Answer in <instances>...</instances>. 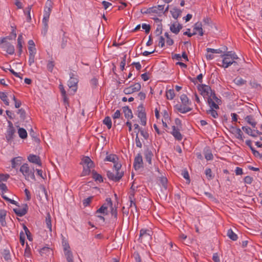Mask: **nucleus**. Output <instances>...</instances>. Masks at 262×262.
Wrapping results in <instances>:
<instances>
[{"label": "nucleus", "instance_id": "f257e3e1", "mask_svg": "<svg viewBox=\"0 0 262 262\" xmlns=\"http://www.w3.org/2000/svg\"><path fill=\"white\" fill-rule=\"evenodd\" d=\"M223 58L222 67L226 69L231 65L235 63V60L238 59L237 55L233 52L228 51L221 55Z\"/></svg>", "mask_w": 262, "mask_h": 262}, {"label": "nucleus", "instance_id": "f03ea898", "mask_svg": "<svg viewBox=\"0 0 262 262\" xmlns=\"http://www.w3.org/2000/svg\"><path fill=\"white\" fill-rule=\"evenodd\" d=\"M121 164L120 163L114 165V169L113 171H108L107 172V176L110 180L117 182L119 181L123 176V171L121 170Z\"/></svg>", "mask_w": 262, "mask_h": 262}, {"label": "nucleus", "instance_id": "7ed1b4c3", "mask_svg": "<svg viewBox=\"0 0 262 262\" xmlns=\"http://www.w3.org/2000/svg\"><path fill=\"white\" fill-rule=\"evenodd\" d=\"M52 8V2L51 1L48 0L43 11V17L42 19V24L43 25L44 33L45 34L48 30V22L50 17V13Z\"/></svg>", "mask_w": 262, "mask_h": 262}, {"label": "nucleus", "instance_id": "20e7f679", "mask_svg": "<svg viewBox=\"0 0 262 262\" xmlns=\"http://www.w3.org/2000/svg\"><path fill=\"white\" fill-rule=\"evenodd\" d=\"M19 170L26 180H35L34 170L33 168H30L28 164H23L20 166Z\"/></svg>", "mask_w": 262, "mask_h": 262}, {"label": "nucleus", "instance_id": "39448f33", "mask_svg": "<svg viewBox=\"0 0 262 262\" xmlns=\"http://www.w3.org/2000/svg\"><path fill=\"white\" fill-rule=\"evenodd\" d=\"M148 137L149 134L146 130H140V132H138L135 139L136 146L142 148L143 144H145Z\"/></svg>", "mask_w": 262, "mask_h": 262}, {"label": "nucleus", "instance_id": "423d86ee", "mask_svg": "<svg viewBox=\"0 0 262 262\" xmlns=\"http://www.w3.org/2000/svg\"><path fill=\"white\" fill-rule=\"evenodd\" d=\"M81 164L83 165V169L82 176L89 175L91 170L94 167V163L89 157H84L82 158Z\"/></svg>", "mask_w": 262, "mask_h": 262}, {"label": "nucleus", "instance_id": "0eeeda50", "mask_svg": "<svg viewBox=\"0 0 262 262\" xmlns=\"http://www.w3.org/2000/svg\"><path fill=\"white\" fill-rule=\"evenodd\" d=\"M7 39L11 38L9 37L0 38V47L9 54L12 55L14 53V47L7 41Z\"/></svg>", "mask_w": 262, "mask_h": 262}, {"label": "nucleus", "instance_id": "6e6552de", "mask_svg": "<svg viewBox=\"0 0 262 262\" xmlns=\"http://www.w3.org/2000/svg\"><path fill=\"white\" fill-rule=\"evenodd\" d=\"M151 233L149 229H142L140 231L139 241L141 243H148L151 239Z\"/></svg>", "mask_w": 262, "mask_h": 262}, {"label": "nucleus", "instance_id": "1a4fd4ad", "mask_svg": "<svg viewBox=\"0 0 262 262\" xmlns=\"http://www.w3.org/2000/svg\"><path fill=\"white\" fill-rule=\"evenodd\" d=\"M220 102V99L216 97L215 93L212 94L211 95L208 97V103L211 108L219 109V105Z\"/></svg>", "mask_w": 262, "mask_h": 262}, {"label": "nucleus", "instance_id": "9d476101", "mask_svg": "<svg viewBox=\"0 0 262 262\" xmlns=\"http://www.w3.org/2000/svg\"><path fill=\"white\" fill-rule=\"evenodd\" d=\"M198 89L200 92L201 95L204 97H209L212 94L214 93V92H212L209 86L205 84L198 85Z\"/></svg>", "mask_w": 262, "mask_h": 262}, {"label": "nucleus", "instance_id": "9b49d317", "mask_svg": "<svg viewBox=\"0 0 262 262\" xmlns=\"http://www.w3.org/2000/svg\"><path fill=\"white\" fill-rule=\"evenodd\" d=\"M78 82V79L76 76L74 75V74H71L70 78L68 81V85L69 88L71 90V91H73V92L71 93L72 94H73L76 92Z\"/></svg>", "mask_w": 262, "mask_h": 262}, {"label": "nucleus", "instance_id": "f8f14e48", "mask_svg": "<svg viewBox=\"0 0 262 262\" xmlns=\"http://www.w3.org/2000/svg\"><path fill=\"white\" fill-rule=\"evenodd\" d=\"M146 13H154L160 16L164 14V5H158L149 8L147 9Z\"/></svg>", "mask_w": 262, "mask_h": 262}, {"label": "nucleus", "instance_id": "ddd939ff", "mask_svg": "<svg viewBox=\"0 0 262 262\" xmlns=\"http://www.w3.org/2000/svg\"><path fill=\"white\" fill-rule=\"evenodd\" d=\"M108 207L112 208V201L111 198H107L106 199V203L97 210L96 214L102 213L103 215L106 214Z\"/></svg>", "mask_w": 262, "mask_h": 262}, {"label": "nucleus", "instance_id": "4468645a", "mask_svg": "<svg viewBox=\"0 0 262 262\" xmlns=\"http://www.w3.org/2000/svg\"><path fill=\"white\" fill-rule=\"evenodd\" d=\"M137 116L140 120V124L143 126L146 125L147 118L144 110L142 106H139L137 110Z\"/></svg>", "mask_w": 262, "mask_h": 262}, {"label": "nucleus", "instance_id": "2eb2a0df", "mask_svg": "<svg viewBox=\"0 0 262 262\" xmlns=\"http://www.w3.org/2000/svg\"><path fill=\"white\" fill-rule=\"evenodd\" d=\"M141 89V84L139 83H136L133 85L125 88L123 90L124 94L126 95L131 94L134 92H138Z\"/></svg>", "mask_w": 262, "mask_h": 262}, {"label": "nucleus", "instance_id": "dca6fc26", "mask_svg": "<svg viewBox=\"0 0 262 262\" xmlns=\"http://www.w3.org/2000/svg\"><path fill=\"white\" fill-rule=\"evenodd\" d=\"M143 165L142 157L140 154H138L135 158L134 167L136 170L142 168Z\"/></svg>", "mask_w": 262, "mask_h": 262}, {"label": "nucleus", "instance_id": "f3484780", "mask_svg": "<svg viewBox=\"0 0 262 262\" xmlns=\"http://www.w3.org/2000/svg\"><path fill=\"white\" fill-rule=\"evenodd\" d=\"M242 129L246 134L253 137H256L258 135L261 134V133L258 131L257 129L252 130L250 127L248 126H243Z\"/></svg>", "mask_w": 262, "mask_h": 262}, {"label": "nucleus", "instance_id": "a211bd4d", "mask_svg": "<svg viewBox=\"0 0 262 262\" xmlns=\"http://www.w3.org/2000/svg\"><path fill=\"white\" fill-rule=\"evenodd\" d=\"M15 130L13 125L10 123L8 126L6 134V139L8 141L11 140L13 138Z\"/></svg>", "mask_w": 262, "mask_h": 262}, {"label": "nucleus", "instance_id": "6ab92c4d", "mask_svg": "<svg viewBox=\"0 0 262 262\" xmlns=\"http://www.w3.org/2000/svg\"><path fill=\"white\" fill-rule=\"evenodd\" d=\"M59 89L60 91L62 98L64 103V105L67 107V105H69V98L68 97L66 90L64 89L63 85L62 84H60L59 85Z\"/></svg>", "mask_w": 262, "mask_h": 262}, {"label": "nucleus", "instance_id": "aec40b11", "mask_svg": "<svg viewBox=\"0 0 262 262\" xmlns=\"http://www.w3.org/2000/svg\"><path fill=\"white\" fill-rule=\"evenodd\" d=\"M182 28V25L177 21L173 23L170 26V31L176 34H178Z\"/></svg>", "mask_w": 262, "mask_h": 262}, {"label": "nucleus", "instance_id": "412c9836", "mask_svg": "<svg viewBox=\"0 0 262 262\" xmlns=\"http://www.w3.org/2000/svg\"><path fill=\"white\" fill-rule=\"evenodd\" d=\"M175 107L178 112L183 114L190 112L192 110L190 106L183 104H177Z\"/></svg>", "mask_w": 262, "mask_h": 262}, {"label": "nucleus", "instance_id": "4be33fe9", "mask_svg": "<svg viewBox=\"0 0 262 262\" xmlns=\"http://www.w3.org/2000/svg\"><path fill=\"white\" fill-rule=\"evenodd\" d=\"M27 205H25L23 208L17 207L13 209L14 212L18 216H22L27 212Z\"/></svg>", "mask_w": 262, "mask_h": 262}, {"label": "nucleus", "instance_id": "5701e85b", "mask_svg": "<svg viewBox=\"0 0 262 262\" xmlns=\"http://www.w3.org/2000/svg\"><path fill=\"white\" fill-rule=\"evenodd\" d=\"M193 32H197V34H199L200 36H203L204 34L202 24L201 22L196 23L193 26Z\"/></svg>", "mask_w": 262, "mask_h": 262}, {"label": "nucleus", "instance_id": "b1692460", "mask_svg": "<svg viewBox=\"0 0 262 262\" xmlns=\"http://www.w3.org/2000/svg\"><path fill=\"white\" fill-rule=\"evenodd\" d=\"M28 160L33 163L37 164L39 166L41 165V162L40 158L38 156L34 155H30L28 157Z\"/></svg>", "mask_w": 262, "mask_h": 262}, {"label": "nucleus", "instance_id": "393cba45", "mask_svg": "<svg viewBox=\"0 0 262 262\" xmlns=\"http://www.w3.org/2000/svg\"><path fill=\"white\" fill-rule=\"evenodd\" d=\"M171 134L177 140L180 141L182 139V136L180 133L179 129L177 128L175 126H172V131Z\"/></svg>", "mask_w": 262, "mask_h": 262}, {"label": "nucleus", "instance_id": "a878e982", "mask_svg": "<svg viewBox=\"0 0 262 262\" xmlns=\"http://www.w3.org/2000/svg\"><path fill=\"white\" fill-rule=\"evenodd\" d=\"M123 112L124 114L125 117L129 120L133 118V114L132 110L128 106H124L123 107Z\"/></svg>", "mask_w": 262, "mask_h": 262}, {"label": "nucleus", "instance_id": "bb28decb", "mask_svg": "<svg viewBox=\"0 0 262 262\" xmlns=\"http://www.w3.org/2000/svg\"><path fill=\"white\" fill-rule=\"evenodd\" d=\"M233 82L238 86H242L247 83V81L239 76L235 78Z\"/></svg>", "mask_w": 262, "mask_h": 262}, {"label": "nucleus", "instance_id": "cd10ccee", "mask_svg": "<svg viewBox=\"0 0 262 262\" xmlns=\"http://www.w3.org/2000/svg\"><path fill=\"white\" fill-rule=\"evenodd\" d=\"M45 224L46 225L47 228L49 229V231L51 232L52 231L51 216L49 213H48L47 214L45 220Z\"/></svg>", "mask_w": 262, "mask_h": 262}, {"label": "nucleus", "instance_id": "c85d7f7f", "mask_svg": "<svg viewBox=\"0 0 262 262\" xmlns=\"http://www.w3.org/2000/svg\"><path fill=\"white\" fill-rule=\"evenodd\" d=\"M118 160V158L116 155L110 154L106 157L104 160L106 161L112 162L114 163V165H115V164L119 163L118 162H117Z\"/></svg>", "mask_w": 262, "mask_h": 262}, {"label": "nucleus", "instance_id": "c756f323", "mask_svg": "<svg viewBox=\"0 0 262 262\" xmlns=\"http://www.w3.org/2000/svg\"><path fill=\"white\" fill-rule=\"evenodd\" d=\"M21 160L22 158L21 157H17L13 158L11 161L12 167L13 168H16L18 165L20 164Z\"/></svg>", "mask_w": 262, "mask_h": 262}, {"label": "nucleus", "instance_id": "7c9ffc66", "mask_svg": "<svg viewBox=\"0 0 262 262\" xmlns=\"http://www.w3.org/2000/svg\"><path fill=\"white\" fill-rule=\"evenodd\" d=\"M180 100L183 105L189 106L191 104L189 98L185 94H182L181 95Z\"/></svg>", "mask_w": 262, "mask_h": 262}, {"label": "nucleus", "instance_id": "2f4dec72", "mask_svg": "<svg viewBox=\"0 0 262 262\" xmlns=\"http://www.w3.org/2000/svg\"><path fill=\"white\" fill-rule=\"evenodd\" d=\"M144 156H145L146 161L149 164H151V159H152V157L153 156V154H152V152L148 149H146L144 152Z\"/></svg>", "mask_w": 262, "mask_h": 262}, {"label": "nucleus", "instance_id": "473e14b6", "mask_svg": "<svg viewBox=\"0 0 262 262\" xmlns=\"http://www.w3.org/2000/svg\"><path fill=\"white\" fill-rule=\"evenodd\" d=\"M246 122L251 125L253 128H255L256 125V122L252 116H247L245 118Z\"/></svg>", "mask_w": 262, "mask_h": 262}, {"label": "nucleus", "instance_id": "72a5a7b5", "mask_svg": "<svg viewBox=\"0 0 262 262\" xmlns=\"http://www.w3.org/2000/svg\"><path fill=\"white\" fill-rule=\"evenodd\" d=\"M227 235L230 239L234 241H236L238 238L237 234H236L231 229L228 230Z\"/></svg>", "mask_w": 262, "mask_h": 262}, {"label": "nucleus", "instance_id": "f704fd0d", "mask_svg": "<svg viewBox=\"0 0 262 262\" xmlns=\"http://www.w3.org/2000/svg\"><path fill=\"white\" fill-rule=\"evenodd\" d=\"M170 13L174 19H177L181 14V11L176 8H173L170 10Z\"/></svg>", "mask_w": 262, "mask_h": 262}, {"label": "nucleus", "instance_id": "c9c22d12", "mask_svg": "<svg viewBox=\"0 0 262 262\" xmlns=\"http://www.w3.org/2000/svg\"><path fill=\"white\" fill-rule=\"evenodd\" d=\"M6 216V211L4 209L0 210V222L2 225L4 226L5 223V217Z\"/></svg>", "mask_w": 262, "mask_h": 262}, {"label": "nucleus", "instance_id": "e433bc0d", "mask_svg": "<svg viewBox=\"0 0 262 262\" xmlns=\"http://www.w3.org/2000/svg\"><path fill=\"white\" fill-rule=\"evenodd\" d=\"M18 134L19 137L21 139H26L27 137V133L26 129L23 128H19Z\"/></svg>", "mask_w": 262, "mask_h": 262}, {"label": "nucleus", "instance_id": "4c0bfd02", "mask_svg": "<svg viewBox=\"0 0 262 262\" xmlns=\"http://www.w3.org/2000/svg\"><path fill=\"white\" fill-rule=\"evenodd\" d=\"M31 7V6H29L27 8H26L24 10V13L27 15V20L28 21H30V20H31V17L30 14Z\"/></svg>", "mask_w": 262, "mask_h": 262}, {"label": "nucleus", "instance_id": "58836bf2", "mask_svg": "<svg viewBox=\"0 0 262 262\" xmlns=\"http://www.w3.org/2000/svg\"><path fill=\"white\" fill-rule=\"evenodd\" d=\"M103 123L107 126L108 129H110L112 127V120L110 117L107 116L105 117L103 121Z\"/></svg>", "mask_w": 262, "mask_h": 262}, {"label": "nucleus", "instance_id": "ea45409f", "mask_svg": "<svg viewBox=\"0 0 262 262\" xmlns=\"http://www.w3.org/2000/svg\"><path fill=\"white\" fill-rule=\"evenodd\" d=\"M0 98L6 105H9V102L5 93L0 92Z\"/></svg>", "mask_w": 262, "mask_h": 262}, {"label": "nucleus", "instance_id": "a19ab883", "mask_svg": "<svg viewBox=\"0 0 262 262\" xmlns=\"http://www.w3.org/2000/svg\"><path fill=\"white\" fill-rule=\"evenodd\" d=\"M207 113L208 115H210L213 118H216L218 117V114L215 111V108H211L207 111Z\"/></svg>", "mask_w": 262, "mask_h": 262}, {"label": "nucleus", "instance_id": "79ce46f5", "mask_svg": "<svg viewBox=\"0 0 262 262\" xmlns=\"http://www.w3.org/2000/svg\"><path fill=\"white\" fill-rule=\"evenodd\" d=\"M175 96V93L173 89H170L166 92V97L168 99L172 100Z\"/></svg>", "mask_w": 262, "mask_h": 262}, {"label": "nucleus", "instance_id": "37998d69", "mask_svg": "<svg viewBox=\"0 0 262 262\" xmlns=\"http://www.w3.org/2000/svg\"><path fill=\"white\" fill-rule=\"evenodd\" d=\"M31 249L29 247L28 244H27L25 250L24 256L26 258H30L31 257Z\"/></svg>", "mask_w": 262, "mask_h": 262}, {"label": "nucleus", "instance_id": "c03bdc74", "mask_svg": "<svg viewBox=\"0 0 262 262\" xmlns=\"http://www.w3.org/2000/svg\"><path fill=\"white\" fill-rule=\"evenodd\" d=\"M92 174L93 178L95 181H98L99 182H103V178L100 174L97 173L95 171H93Z\"/></svg>", "mask_w": 262, "mask_h": 262}, {"label": "nucleus", "instance_id": "a18cd8bd", "mask_svg": "<svg viewBox=\"0 0 262 262\" xmlns=\"http://www.w3.org/2000/svg\"><path fill=\"white\" fill-rule=\"evenodd\" d=\"M235 136L237 139L242 140H243V133H242V130H241V129L236 128L235 129Z\"/></svg>", "mask_w": 262, "mask_h": 262}, {"label": "nucleus", "instance_id": "49530a36", "mask_svg": "<svg viewBox=\"0 0 262 262\" xmlns=\"http://www.w3.org/2000/svg\"><path fill=\"white\" fill-rule=\"evenodd\" d=\"M251 150L254 156L259 159H262V154H260L258 151L255 150L253 147H251Z\"/></svg>", "mask_w": 262, "mask_h": 262}, {"label": "nucleus", "instance_id": "de8ad7c7", "mask_svg": "<svg viewBox=\"0 0 262 262\" xmlns=\"http://www.w3.org/2000/svg\"><path fill=\"white\" fill-rule=\"evenodd\" d=\"M207 52H210L211 53H216V54H220L222 52V51L219 49H214L212 48H207L206 49Z\"/></svg>", "mask_w": 262, "mask_h": 262}, {"label": "nucleus", "instance_id": "09e8293b", "mask_svg": "<svg viewBox=\"0 0 262 262\" xmlns=\"http://www.w3.org/2000/svg\"><path fill=\"white\" fill-rule=\"evenodd\" d=\"M205 157L207 160H211L213 159V156L211 151L207 150L205 153Z\"/></svg>", "mask_w": 262, "mask_h": 262}, {"label": "nucleus", "instance_id": "8fccbe9b", "mask_svg": "<svg viewBox=\"0 0 262 262\" xmlns=\"http://www.w3.org/2000/svg\"><path fill=\"white\" fill-rule=\"evenodd\" d=\"M165 45V39L163 36H159L158 38V46L161 48L163 47Z\"/></svg>", "mask_w": 262, "mask_h": 262}, {"label": "nucleus", "instance_id": "3c124183", "mask_svg": "<svg viewBox=\"0 0 262 262\" xmlns=\"http://www.w3.org/2000/svg\"><path fill=\"white\" fill-rule=\"evenodd\" d=\"M54 67V63L53 61H49L47 64L48 70L52 72Z\"/></svg>", "mask_w": 262, "mask_h": 262}, {"label": "nucleus", "instance_id": "603ef678", "mask_svg": "<svg viewBox=\"0 0 262 262\" xmlns=\"http://www.w3.org/2000/svg\"><path fill=\"white\" fill-rule=\"evenodd\" d=\"M205 174L207 177V178L209 179V180H211L212 179L213 177L212 176V172H211V169L210 168H207L205 170Z\"/></svg>", "mask_w": 262, "mask_h": 262}, {"label": "nucleus", "instance_id": "864d4df0", "mask_svg": "<svg viewBox=\"0 0 262 262\" xmlns=\"http://www.w3.org/2000/svg\"><path fill=\"white\" fill-rule=\"evenodd\" d=\"M0 189L2 190L3 193L6 192L7 190V187L5 183H3L1 180H0Z\"/></svg>", "mask_w": 262, "mask_h": 262}, {"label": "nucleus", "instance_id": "5fc2aeb1", "mask_svg": "<svg viewBox=\"0 0 262 262\" xmlns=\"http://www.w3.org/2000/svg\"><path fill=\"white\" fill-rule=\"evenodd\" d=\"M23 35L21 34L19 35L17 38V48L23 47Z\"/></svg>", "mask_w": 262, "mask_h": 262}, {"label": "nucleus", "instance_id": "6e6d98bb", "mask_svg": "<svg viewBox=\"0 0 262 262\" xmlns=\"http://www.w3.org/2000/svg\"><path fill=\"white\" fill-rule=\"evenodd\" d=\"M163 118L162 120H169V117L167 111L164 110L162 112Z\"/></svg>", "mask_w": 262, "mask_h": 262}, {"label": "nucleus", "instance_id": "4d7b16f0", "mask_svg": "<svg viewBox=\"0 0 262 262\" xmlns=\"http://www.w3.org/2000/svg\"><path fill=\"white\" fill-rule=\"evenodd\" d=\"M24 230L25 231L26 234L27 236V238L30 241H31L32 240V238L31 236V233L29 231V229L27 228V227L25 226L24 227Z\"/></svg>", "mask_w": 262, "mask_h": 262}, {"label": "nucleus", "instance_id": "13d9d810", "mask_svg": "<svg viewBox=\"0 0 262 262\" xmlns=\"http://www.w3.org/2000/svg\"><path fill=\"white\" fill-rule=\"evenodd\" d=\"M126 56L124 55L123 58L122 60L120 62V68L121 71H123L124 69V67L125 66V63H126Z\"/></svg>", "mask_w": 262, "mask_h": 262}, {"label": "nucleus", "instance_id": "bf43d9fd", "mask_svg": "<svg viewBox=\"0 0 262 262\" xmlns=\"http://www.w3.org/2000/svg\"><path fill=\"white\" fill-rule=\"evenodd\" d=\"M29 55H35L36 53V48L34 47H28Z\"/></svg>", "mask_w": 262, "mask_h": 262}, {"label": "nucleus", "instance_id": "052dcab7", "mask_svg": "<svg viewBox=\"0 0 262 262\" xmlns=\"http://www.w3.org/2000/svg\"><path fill=\"white\" fill-rule=\"evenodd\" d=\"M160 181L161 185L166 189L167 184V179L165 177H161L160 178Z\"/></svg>", "mask_w": 262, "mask_h": 262}, {"label": "nucleus", "instance_id": "680f3d73", "mask_svg": "<svg viewBox=\"0 0 262 262\" xmlns=\"http://www.w3.org/2000/svg\"><path fill=\"white\" fill-rule=\"evenodd\" d=\"M253 178L250 176H246L244 178V182L247 184H251L253 181Z\"/></svg>", "mask_w": 262, "mask_h": 262}, {"label": "nucleus", "instance_id": "e2e57ef3", "mask_svg": "<svg viewBox=\"0 0 262 262\" xmlns=\"http://www.w3.org/2000/svg\"><path fill=\"white\" fill-rule=\"evenodd\" d=\"M190 29H187V31L185 32H184L183 34L184 35H187L188 37H190L192 36L193 35H194L197 34V32H193V33L190 32Z\"/></svg>", "mask_w": 262, "mask_h": 262}, {"label": "nucleus", "instance_id": "0e129e2a", "mask_svg": "<svg viewBox=\"0 0 262 262\" xmlns=\"http://www.w3.org/2000/svg\"><path fill=\"white\" fill-rule=\"evenodd\" d=\"M63 249L64 252L65 256H66V254L68 253V252H69L70 254H72L71 251L70 250V246L68 244H65L63 245Z\"/></svg>", "mask_w": 262, "mask_h": 262}, {"label": "nucleus", "instance_id": "69168bd1", "mask_svg": "<svg viewBox=\"0 0 262 262\" xmlns=\"http://www.w3.org/2000/svg\"><path fill=\"white\" fill-rule=\"evenodd\" d=\"M142 28L143 29L145 30V31L146 33H148L150 29V26L146 24H142Z\"/></svg>", "mask_w": 262, "mask_h": 262}, {"label": "nucleus", "instance_id": "338daca9", "mask_svg": "<svg viewBox=\"0 0 262 262\" xmlns=\"http://www.w3.org/2000/svg\"><path fill=\"white\" fill-rule=\"evenodd\" d=\"M212 259L214 262H221L220 257L217 253L213 254Z\"/></svg>", "mask_w": 262, "mask_h": 262}, {"label": "nucleus", "instance_id": "774afa93", "mask_svg": "<svg viewBox=\"0 0 262 262\" xmlns=\"http://www.w3.org/2000/svg\"><path fill=\"white\" fill-rule=\"evenodd\" d=\"M66 257L68 262H73L72 254H70L69 252H68V253L66 254Z\"/></svg>", "mask_w": 262, "mask_h": 262}]
</instances>
